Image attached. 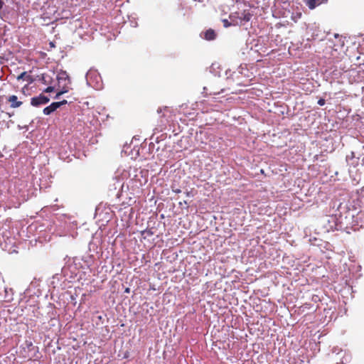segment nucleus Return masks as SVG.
<instances>
[{"instance_id": "nucleus-1", "label": "nucleus", "mask_w": 364, "mask_h": 364, "mask_svg": "<svg viewBox=\"0 0 364 364\" xmlns=\"http://www.w3.org/2000/svg\"><path fill=\"white\" fill-rule=\"evenodd\" d=\"M57 79H58V84L60 83L61 80H64L66 82L62 87L60 91H59L56 94V95L55 96V99H59L60 97L62 95H63L64 93L68 92L69 91V89H70L68 85L70 84V78H69V77L68 76V75L65 73H61L60 75H58Z\"/></svg>"}, {"instance_id": "nucleus-2", "label": "nucleus", "mask_w": 364, "mask_h": 364, "mask_svg": "<svg viewBox=\"0 0 364 364\" xmlns=\"http://www.w3.org/2000/svg\"><path fill=\"white\" fill-rule=\"evenodd\" d=\"M230 15H235L234 18L242 22L239 25H243L245 23L248 22L252 17V14L248 10H244L242 12H235Z\"/></svg>"}, {"instance_id": "nucleus-3", "label": "nucleus", "mask_w": 364, "mask_h": 364, "mask_svg": "<svg viewBox=\"0 0 364 364\" xmlns=\"http://www.w3.org/2000/svg\"><path fill=\"white\" fill-rule=\"evenodd\" d=\"M67 104V100H63L60 102H55L51 103L49 106L45 107L43 109V114L46 115H49L54 111H55L58 108H59L61 105Z\"/></svg>"}, {"instance_id": "nucleus-4", "label": "nucleus", "mask_w": 364, "mask_h": 364, "mask_svg": "<svg viewBox=\"0 0 364 364\" xmlns=\"http://www.w3.org/2000/svg\"><path fill=\"white\" fill-rule=\"evenodd\" d=\"M50 99L42 94H41L38 97H35L31 98V104L34 107H38L41 105L47 104L49 102Z\"/></svg>"}, {"instance_id": "nucleus-5", "label": "nucleus", "mask_w": 364, "mask_h": 364, "mask_svg": "<svg viewBox=\"0 0 364 364\" xmlns=\"http://www.w3.org/2000/svg\"><path fill=\"white\" fill-rule=\"evenodd\" d=\"M6 100L9 103H10V107L11 108H18L23 104V102L18 100V97L14 95L9 96Z\"/></svg>"}, {"instance_id": "nucleus-6", "label": "nucleus", "mask_w": 364, "mask_h": 364, "mask_svg": "<svg viewBox=\"0 0 364 364\" xmlns=\"http://www.w3.org/2000/svg\"><path fill=\"white\" fill-rule=\"evenodd\" d=\"M304 1L310 9H314L320 4L326 3L328 0H304Z\"/></svg>"}, {"instance_id": "nucleus-7", "label": "nucleus", "mask_w": 364, "mask_h": 364, "mask_svg": "<svg viewBox=\"0 0 364 364\" xmlns=\"http://www.w3.org/2000/svg\"><path fill=\"white\" fill-rule=\"evenodd\" d=\"M235 16V15H230V22L227 19H223V23L224 27L228 28L231 26H237L242 23L241 21H238L237 19L234 18Z\"/></svg>"}, {"instance_id": "nucleus-8", "label": "nucleus", "mask_w": 364, "mask_h": 364, "mask_svg": "<svg viewBox=\"0 0 364 364\" xmlns=\"http://www.w3.org/2000/svg\"><path fill=\"white\" fill-rule=\"evenodd\" d=\"M216 33L214 30L210 28L207 30L204 33V38L207 41H213L215 38Z\"/></svg>"}, {"instance_id": "nucleus-9", "label": "nucleus", "mask_w": 364, "mask_h": 364, "mask_svg": "<svg viewBox=\"0 0 364 364\" xmlns=\"http://www.w3.org/2000/svg\"><path fill=\"white\" fill-rule=\"evenodd\" d=\"M18 80H26V81L32 82L31 77L27 75L26 72H23L18 77Z\"/></svg>"}, {"instance_id": "nucleus-10", "label": "nucleus", "mask_w": 364, "mask_h": 364, "mask_svg": "<svg viewBox=\"0 0 364 364\" xmlns=\"http://www.w3.org/2000/svg\"><path fill=\"white\" fill-rule=\"evenodd\" d=\"M325 103H326V101H325V100H324V99H323V98H321V99H319V100H318V105H319L320 106H323V105H325Z\"/></svg>"}, {"instance_id": "nucleus-11", "label": "nucleus", "mask_w": 364, "mask_h": 364, "mask_svg": "<svg viewBox=\"0 0 364 364\" xmlns=\"http://www.w3.org/2000/svg\"><path fill=\"white\" fill-rule=\"evenodd\" d=\"M53 90H54V87H52V86H49V87H48L44 90V92H53Z\"/></svg>"}, {"instance_id": "nucleus-12", "label": "nucleus", "mask_w": 364, "mask_h": 364, "mask_svg": "<svg viewBox=\"0 0 364 364\" xmlns=\"http://www.w3.org/2000/svg\"><path fill=\"white\" fill-rule=\"evenodd\" d=\"M360 56L359 55V56H358V57L356 58V60H357V62H358L357 63H358V65L364 64V63H363V62H364V60H363L362 61H360Z\"/></svg>"}, {"instance_id": "nucleus-13", "label": "nucleus", "mask_w": 364, "mask_h": 364, "mask_svg": "<svg viewBox=\"0 0 364 364\" xmlns=\"http://www.w3.org/2000/svg\"><path fill=\"white\" fill-rule=\"evenodd\" d=\"M3 5H4V2L0 0V9H2Z\"/></svg>"}, {"instance_id": "nucleus-14", "label": "nucleus", "mask_w": 364, "mask_h": 364, "mask_svg": "<svg viewBox=\"0 0 364 364\" xmlns=\"http://www.w3.org/2000/svg\"><path fill=\"white\" fill-rule=\"evenodd\" d=\"M176 193H181V190L180 189H176V191H174Z\"/></svg>"}, {"instance_id": "nucleus-15", "label": "nucleus", "mask_w": 364, "mask_h": 364, "mask_svg": "<svg viewBox=\"0 0 364 364\" xmlns=\"http://www.w3.org/2000/svg\"><path fill=\"white\" fill-rule=\"evenodd\" d=\"M335 38H339V36H338V34H336V35H335Z\"/></svg>"}]
</instances>
